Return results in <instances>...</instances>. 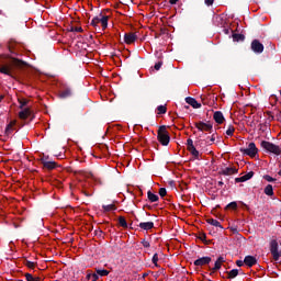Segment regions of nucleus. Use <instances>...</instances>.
Listing matches in <instances>:
<instances>
[{
    "instance_id": "1",
    "label": "nucleus",
    "mask_w": 281,
    "mask_h": 281,
    "mask_svg": "<svg viewBox=\"0 0 281 281\" xmlns=\"http://www.w3.org/2000/svg\"><path fill=\"white\" fill-rule=\"evenodd\" d=\"M25 63L21 59H13L12 64H5L0 66V74H4V76L12 77V69L14 67H22Z\"/></svg>"
},
{
    "instance_id": "2",
    "label": "nucleus",
    "mask_w": 281,
    "mask_h": 281,
    "mask_svg": "<svg viewBox=\"0 0 281 281\" xmlns=\"http://www.w3.org/2000/svg\"><path fill=\"white\" fill-rule=\"evenodd\" d=\"M157 139L161 144V146H168L170 144V134L168 133L166 125L159 126Z\"/></svg>"
},
{
    "instance_id": "3",
    "label": "nucleus",
    "mask_w": 281,
    "mask_h": 281,
    "mask_svg": "<svg viewBox=\"0 0 281 281\" xmlns=\"http://www.w3.org/2000/svg\"><path fill=\"white\" fill-rule=\"evenodd\" d=\"M261 148L266 150V153H271L272 155L280 156L281 155V147L269 142V140H262L260 143Z\"/></svg>"
},
{
    "instance_id": "4",
    "label": "nucleus",
    "mask_w": 281,
    "mask_h": 281,
    "mask_svg": "<svg viewBox=\"0 0 281 281\" xmlns=\"http://www.w3.org/2000/svg\"><path fill=\"white\" fill-rule=\"evenodd\" d=\"M195 128H198V131L206 132V133H212V131L214 130V125L207 121L206 123L203 121H199L196 123H194Z\"/></svg>"
},
{
    "instance_id": "5",
    "label": "nucleus",
    "mask_w": 281,
    "mask_h": 281,
    "mask_svg": "<svg viewBox=\"0 0 281 281\" xmlns=\"http://www.w3.org/2000/svg\"><path fill=\"white\" fill-rule=\"evenodd\" d=\"M240 153L248 157H256L258 155V147H256V143H249L248 148H240Z\"/></svg>"
},
{
    "instance_id": "6",
    "label": "nucleus",
    "mask_w": 281,
    "mask_h": 281,
    "mask_svg": "<svg viewBox=\"0 0 281 281\" xmlns=\"http://www.w3.org/2000/svg\"><path fill=\"white\" fill-rule=\"evenodd\" d=\"M270 254L273 256V260H280V251H278V240L272 239L270 241Z\"/></svg>"
},
{
    "instance_id": "7",
    "label": "nucleus",
    "mask_w": 281,
    "mask_h": 281,
    "mask_svg": "<svg viewBox=\"0 0 281 281\" xmlns=\"http://www.w3.org/2000/svg\"><path fill=\"white\" fill-rule=\"evenodd\" d=\"M250 49L255 54H262V52H265V45H262L258 40H254L250 44Z\"/></svg>"
},
{
    "instance_id": "8",
    "label": "nucleus",
    "mask_w": 281,
    "mask_h": 281,
    "mask_svg": "<svg viewBox=\"0 0 281 281\" xmlns=\"http://www.w3.org/2000/svg\"><path fill=\"white\" fill-rule=\"evenodd\" d=\"M74 95V89L69 86H64L59 91V98L66 100V98H71Z\"/></svg>"
},
{
    "instance_id": "9",
    "label": "nucleus",
    "mask_w": 281,
    "mask_h": 281,
    "mask_svg": "<svg viewBox=\"0 0 281 281\" xmlns=\"http://www.w3.org/2000/svg\"><path fill=\"white\" fill-rule=\"evenodd\" d=\"M218 175H222L224 177H229L232 175H238V169L236 167H226L224 169H221L218 171Z\"/></svg>"
},
{
    "instance_id": "10",
    "label": "nucleus",
    "mask_w": 281,
    "mask_h": 281,
    "mask_svg": "<svg viewBox=\"0 0 281 281\" xmlns=\"http://www.w3.org/2000/svg\"><path fill=\"white\" fill-rule=\"evenodd\" d=\"M212 262V257H201L196 259L193 265L195 267H205V265H210Z\"/></svg>"
},
{
    "instance_id": "11",
    "label": "nucleus",
    "mask_w": 281,
    "mask_h": 281,
    "mask_svg": "<svg viewBox=\"0 0 281 281\" xmlns=\"http://www.w3.org/2000/svg\"><path fill=\"white\" fill-rule=\"evenodd\" d=\"M41 161L45 170H54L58 166L56 161H48L45 158H42Z\"/></svg>"
},
{
    "instance_id": "12",
    "label": "nucleus",
    "mask_w": 281,
    "mask_h": 281,
    "mask_svg": "<svg viewBox=\"0 0 281 281\" xmlns=\"http://www.w3.org/2000/svg\"><path fill=\"white\" fill-rule=\"evenodd\" d=\"M138 227L140 229H144V232H150V229H153L155 227V223L154 222H140L138 224Z\"/></svg>"
},
{
    "instance_id": "13",
    "label": "nucleus",
    "mask_w": 281,
    "mask_h": 281,
    "mask_svg": "<svg viewBox=\"0 0 281 281\" xmlns=\"http://www.w3.org/2000/svg\"><path fill=\"white\" fill-rule=\"evenodd\" d=\"M124 41L127 45H131L137 41V35L135 33H125Z\"/></svg>"
},
{
    "instance_id": "14",
    "label": "nucleus",
    "mask_w": 281,
    "mask_h": 281,
    "mask_svg": "<svg viewBox=\"0 0 281 281\" xmlns=\"http://www.w3.org/2000/svg\"><path fill=\"white\" fill-rule=\"evenodd\" d=\"M184 100H186L187 104H189L193 109H201V103H199V101H196V99H194L192 97H187Z\"/></svg>"
},
{
    "instance_id": "15",
    "label": "nucleus",
    "mask_w": 281,
    "mask_h": 281,
    "mask_svg": "<svg viewBox=\"0 0 281 281\" xmlns=\"http://www.w3.org/2000/svg\"><path fill=\"white\" fill-rule=\"evenodd\" d=\"M213 119L216 124H223V122H225V115H223V112L221 111H215L213 114Z\"/></svg>"
},
{
    "instance_id": "16",
    "label": "nucleus",
    "mask_w": 281,
    "mask_h": 281,
    "mask_svg": "<svg viewBox=\"0 0 281 281\" xmlns=\"http://www.w3.org/2000/svg\"><path fill=\"white\" fill-rule=\"evenodd\" d=\"M32 115V110L30 108H24L19 112L20 120H27Z\"/></svg>"
},
{
    "instance_id": "17",
    "label": "nucleus",
    "mask_w": 281,
    "mask_h": 281,
    "mask_svg": "<svg viewBox=\"0 0 281 281\" xmlns=\"http://www.w3.org/2000/svg\"><path fill=\"white\" fill-rule=\"evenodd\" d=\"M258 262V259H256V257L254 256H246L244 259V265H246L247 267H254V265H256Z\"/></svg>"
},
{
    "instance_id": "18",
    "label": "nucleus",
    "mask_w": 281,
    "mask_h": 281,
    "mask_svg": "<svg viewBox=\"0 0 281 281\" xmlns=\"http://www.w3.org/2000/svg\"><path fill=\"white\" fill-rule=\"evenodd\" d=\"M223 262H225V258L218 257L217 260L215 261L214 267L212 268L213 273L215 271H218V269H221V267L223 266Z\"/></svg>"
},
{
    "instance_id": "19",
    "label": "nucleus",
    "mask_w": 281,
    "mask_h": 281,
    "mask_svg": "<svg viewBox=\"0 0 281 281\" xmlns=\"http://www.w3.org/2000/svg\"><path fill=\"white\" fill-rule=\"evenodd\" d=\"M232 38H233L234 43H240V42L245 41V35L240 34V33H233Z\"/></svg>"
},
{
    "instance_id": "20",
    "label": "nucleus",
    "mask_w": 281,
    "mask_h": 281,
    "mask_svg": "<svg viewBox=\"0 0 281 281\" xmlns=\"http://www.w3.org/2000/svg\"><path fill=\"white\" fill-rule=\"evenodd\" d=\"M147 199L150 201V203H157V201H159V195L153 193L151 191H148Z\"/></svg>"
},
{
    "instance_id": "21",
    "label": "nucleus",
    "mask_w": 281,
    "mask_h": 281,
    "mask_svg": "<svg viewBox=\"0 0 281 281\" xmlns=\"http://www.w3.org/2000/svg\"><path fill=\"white\" fill-rule=\"evenodd\" d=\"M206 223H209V225H213V227H220V229H223V225H221V222H218L217 220L207 218Z\"/></svg>"
},
{
    "instance_id": "22",
    "label": "nucleus",
    "mask_w": 281,
    "mask_h": 281,
    "mask_svg": "<svg viewBox=\"0 0 281 281\" xmlns=\"http://www.w3.org/2000/svg\"><path fill=\"white\" fill-rule=\"evenodd\" d=\"M16 125V121H11L5 127V135H10Z\"/></svg>"
},
{
    "instance_id": "23",
    "label": "nucleus",
    "mask_w": 281,
    "mask_h": 281,
    "mask_svg": "<svg viewBox=\"0 0 281 281\" xmlns=\"http://www.w3.org/2000/svg\"><path fill=\"white\" fill-rule=\"evenodd\" d=\"M263 192L267 196H273V186L267 184V187L263 189Z\"/></svg>"
},
{
    "instance_id": "24",
    "label": "nucleus",
    "mask_w": 281,
    "mask_h": 281,
    "mask_svg": "<svg viewBox=\"0 0 281 281\" xmlns=\"http://www.w3.org/2000/svg\"><path fill=\"white\" fill-rule=\"evenodd\" d=\"M100 23L103 30H106V27H109V16L103 15L102 18H100Z\"/></svg>"
},
{
    "instance_id": "25",
    "label": "nucleus",
    "mask_w": 281,
    "mask_h": 281,
    "mask_svg": "<svg viewBox=\"0 0 281 281\" xmlns=\"http://www.w3.org/2000/svg\"><path fill=\"white\" fill-rule=\"evenodd\" d=\"M157 111L158 115H166V113H168V108L166 105H158Z\"/></svg>"
},
{
    "instance_id": "26",
    "label": "nucleus",
    "mask_w": 281,
    "mask_h": 281,
    "mask_svg": "<svg viewBox=\"0 0 281 281\" xmlns=\"http://www.w3.org/2000/svg\"><path fill=\"white\" fill-rule=\"evenodd\" d=\"M238 276V269H233L227 272V279L228 280H234Z\"/></svg>"
},
{
    "instance_id": "27",
    "label": "nucleus",
    "mask_w": 281,
    "mask_h": 281,
    "mask_svg": "<svg viewBox=\"0 0 281 281\" xmlns=\"http://www.w3.org/2000/svg\"><path fill=\"white\" fill-rule=\"evenodd\" d=\"M103 212H113L115 210H117V206H115V204H108V205H103Z\"/></svg>"
},
{
    "instance_id": "28",
    "label": "nucleus",
    "mask_w": 281,
    "mask_h": 281,
    "mask_svg": "<svg viewBox=\"0 0 281 281\" xmlns=\"http://www.w3.org/2000/svg\"><path fill=\"white\" fill-rule=\"evenodd\" d=\"M119 225H121V227L124 229L128 228V223H126V218H124V216L119 217Z\"/></svg>"
},
{
    "instance_id": "29",
    "label": "nucleus",
    "mask_w": 281,
    "mask_h": 281,
    "mask_svg": "<svg viewBox=\"0 0 281 281\" xmlns=\"http://www.w3.org/2000/svg\"><path fill=\"white\" fill-rule=\"evenodd\" d=\"M199 240H202V243H204V245H210V243H212L211 240H206L207 236L205 235V233H200L198 236Z\"/></svg>"
},
{
    "instance_id": "30",
    "label": "nucleus",
    "mask_w": 281,
    "mask_h": 281,
    "mask_svg": "<svg viewBox=\"0 0 281 281\" xmlns=\"http://www.w3.org/2000/svg\"><path fill=\"white\" fill-rule=\"evenodd\" d=\"M97 276H101L102 278L109 276V270L105 269H95Z\"/></svg>"
},
{
    "instance_id": "31",
    "label": "nucleus",
    "mask_w": 281,
    "mask_h": 281,
    "mask_svg": "<svg viewBox=\"0 0 281 281\" xmlns=\"http://www.w3.org/2000/svg\"><path fill=\"white\" fill-rule=\"evenodd\" d=\"M26 281H41V277H34L32 273H25Z\"/></svg>"
},
{
    "instance_id": "32",
    "label": "nucleus",
    "mask_w": 281,
    "mask_h": 281,
    "mask_svg": "<svg viewBox=\"0 0 281 281\" xmlns=\"http://www.w3.org/2000/svg\"><path fill=\"white\" fill-rule=\"evenodd\" d=\"M29 102L30 101H27L26 99H19V104H20L19 109L23 110L24 106H27Z\"/></svg>"
},
{
    "instance_id": "33",
    "label": "nucleus",
    "mask_w": 281,
    "mask_h": 281,
    "mask_svg": "<svg viewBox=\"0 0 281 281\" xmlns=\"http://www.w3.org/2000/svg\"><path fill=\"white\" fill-rule=\"evenodd\" d=\"M234 131H236L234 125H228V127L226 130V135H228V137H232L234 135Z\"/></svg>"
},
{
    "instance_id": "34",
    "label": "nucleus",
    "mask_w": 281,
    "mask_h": 281,
    "mask_svg": "<svg viewBox=\"0 0 281 281\" xmlns=\"http://www.w3.org/2000/svg\"><path fill=\"white\" fill-rule=\"evenodd\" d=\"M188 150H189V153H191V155L194 156L195 159H199V150H196V147L193 146V147L189 148Z\"/></svg>"
},
{
    "instance_id": "35",
    "label": "nucleus",
    "mask_w": 281,
    "mask_h": 281,
    "mask_svg": "<svg viewBox=\"0 0 281 281\" xmlns=\"http://www.w3.org/2000/svg\"><path fill=\"white\" fill-rule=\"evenodd\" d=\"M25 267H27L29 269H35L36 268V262L34 261H30V260H25L24 261Z\"/></svg>"
},
{
    "instance_id": "36",
    "label": "nucleus",
    "mask_w": 281,
    "mask_h": 281,
    "mask_svg": "<svg viewBox=\"0 0 281 281\" xmlns=\"http://www.w3.org/2000/svg\"><path fill=\"white\" fill-rule=\"evenodd\" d=\"M68 32H80V33H82V32H85V30H82V27H80V26H70L69 29H68Z\"/></svg>"
},
{
    "instance_id": "37",
    "label": "nucleus",
    "mask_w": 281,
    "mask_h": 281,
    "mask_svg": "<svg viewBox=\"0 0 281 281\" xmlns=\"http://www.w3.org/2000/svg\"><path fill=\"white\" fill-rule=\"evenodd\" d=\"M151 262H153V265H155V267H159V263H157V262H159V255L158 254H155L153 256Z\"/></svg>"
},
{
    "instance_id": "38",
    "label": "nucleus",
    "mask_w": 281,
    "mask_h": 281,
    "mask_svg": "<svg viewBox=\"0 0 281 281\" xmlns=\"http://www.w3.org/2000/svg\"><path fill=\"white\" fill-rule=\"evenodd\" d=\"M238 204L236 202H231L226 205V210H236Z\"/></svg>"
},
{
    "instance_id": "39",
    "label": "nucleus",
    "mask_w": 281,
    "mask_h": 281,
    "mask_svg": "<svg viewBox=\"0 0 281 281\" xmlns=\"http://www.w3.org/2000/svg\"><path fill=\"white\" fill-rule=\"evenodd\" d=\"M98 23H100V18L95 16L92 19L90 25H92V27H98Z\"/></svg>"
},
{
    "instance_id": "40",
    "label": "nucleus",
    "mask_w": 281,
    "mask_h": 281,
    "mask_svg": "<svg viewBox=\"0 0 281 281\" xmlns=\"http://www.w3.org/2000/svg\"><path fill=\"white\" fill-rule=\"evenodd\" d=\"M263 179H265L266 181H268L269 183H273V182L277 181L276 178H273V177H271V176H269V175L263 176Z\"/></svg>"
},
{
    "instance_id": "41",
    "label": "nucleus",
    "mask_w": 281,
    "mask_h": 281,
    "mask_svg": "<svg viewBox=\"0 0 281 281\" xmlns=\"http://www.w3.org/2000/svg\"><path fill=\"white\" fill-rule=\"evenodd\" d=\"M194 147V140L192 138H188L187 140V149L189 150L190 148Z\"/></svg>"
},
{
    "instance_id": "42",
    "label": "nucleus",
    "mask_w": 281,
    "mask_h": 281,
    "mask_svg": "<svg viewBox=\"0 0 281 281\" xmlns=\"http://www.w3.org/2000/svg\"><path fill=\"white\" fill-rule=\"evenodd\" d=\"M255 172L254 171H249L248 173L244 175V179L246 181H249V179L254 178Z\"/></svg>"
},
{
    "instance_id": "43",
    "label": "nucleus",
    "mask_w": 281,
    "mask_h": 281,
    "mask_svg": "<svg viewBox=\"0 0 281 281\" xmlns=\"http://www.w3.org/2000/svg\"><path fill=\"white\" fill-rule=\"evenodd\" d=\"M167 194H168V191L166 190V188H160V189H159V195H160L161 198L166 196Z\"/></svg>"
},
{
    "instance_id": "44",
    "label": "nucleus",
    "mask_w": 281,
    "mask_h": 281,
    "mask_svg": "<svg viewBox=\"0 0 281 281\" xmlns=\"http://www.w3.org/2000/svg\"><path fill=\"white\" fill-rule=\"evenodd\" d=\"M245 181H247V180L245 179L244 176H241L239 178H235V183H245Z\"/></svg>"
},
{
    "instance_id": "45",
    "label": "nucleus",
    "mask_w": 281,
    "mask_h": 281,
    "mask_svg": "<svg viewBox=\"0 0 281 281\" xmlns=\"http://www.w3.org/2000/svg\"><path fill=\"white\" fill-rule=\"evenodd\" d=\"M94 236H98V238H102V236H104V232H102L101 229H97L94 231Z\"/></svg>"
},
{
    "instance_id": "46",
    "label": "nucleus",
    "mask_w": 281,
    "mask_h": 281,
    "mask_svg": "<svg viewBox=\"0 0 281 281\" xmlns=\"http://www.w3.org/2000/svg\"><path fill=\"white\" fill-rule=\"evenodd\" d=\"M161 65H164V61H158L155 64L154 68L156 69V71H159L161 69Z\"/></svg>"
},
{
    "instance_id": "47",
    "label": "nucleus",
    "mask_w": 281,
    "mask_h": 281,
    "mask_svg": "<svg viewBox=\"0 0 281 281\" xmlns=\"http://www.w3.org/2000/svg\"><path fill=\"white\" fill-rule=\"evenodd\" d=\"M142 245H143V247L148 248V247H150V241L143 239Z\"/></svg>"
},
{
    "instance_id": "48",
    "label": "nucleus",
    "mask_w": 281,
    "mask_h": 281,
    "mask_svg": "<svg viewBox=\"0 0 281 281\" xmlns=\"http://www.w3.org/2000/svg\"><path fill=\"white\" fill-rule=\"evenodd\" d=\"M81 194H83L85 196H93V193H89L87 190H82Z\"/></svg>"
},
{
    "instance_id": "49",
    "label": "nucleus",
    "mask_w": 281,
    "mask_h": 281,
    "mask_svg": "<svg viewBox=\"0 0 281 281\" xmlns=\"http://www.w3.org/2000/svg\"><path fill=\"white\" fill-rule=\"evenodd\" d=\"M98 280H100V277L98 276V273H92L91 281H98Z\"/></svg>"
},
{
    "instance_id": "50",
    "label": "nucleus",
    "mask_w": 281,
    "mask_h": 281,
    "mask_svg": "<svg viewBox=\"0 0 281 281\" xmlns=\"http://www.w3.org/2000/svg\"><path fill=\"white\" fill-rule=\"evenodd\" d=\"M223 32H224V34L229 35L234 31H232V29H223Z\"/></svg>"
},
{
    "instance_id": "51",
    "label": "nucleus",
    "mask_w": 281,
    "mask_h": 281,
    "mask_svg": "<svg viewBox=\"0 0 281 281\" xmlns=\"http://www.w3.org/2000/svg\"><path fill=\"white\" fill-rule=\"evenodd\" d=\"M92 278H93V273H88V274L86 276V280H87V281H91Z\"/></svg>"
},
{
    "instance_id": "52",
    "label": "nucleus",
    "mask_w": 281,
    "mask_h": 281,
    "mask_svg": "<svg viewBox=\"0 0 281 281\" xmlns=\"http://www.w3.org/2000/svg\"><path fill=\"white\" fill-rule=\"evenodd\" d=\"M214 4V0H205V5H213Z\"/></svg>"
},
{
    "instance_id": "53",
    "label": "nucleus",
    "mask_w": 281,
    "mask_h": 281,
    "mask_svg": "<svg viewBox=\"0 0 281 281\" xmlns=\"http://www.w3.org/2000/svg\"><path fill=\"white\" fill-rule=\"evenodd\" d=\"M236 265H237V267H243V265H245V261H243V260H237V261H236Z\"/></svg>"
},
{
    "instance_id": "54",
    "label": "nucleus",
    "mask_w": 281,
    "mask_h": 281,
    "mask_svg": "<svg viewBox=\"0 0 281 281\" xmlns=\"http://www.w3.org/2000/svg\"><path fill=\"white\" fill-rule=\"evenodd\" d=\"M179 0H169V3L171 4V5H177V2H178Z\"/></svg>"
},
{
    "instance_id": "55",
    "label": "nucleus",
    "mask_w": 281,
    "mask_h": 281,
    "mask_svg": "<svg viewBox=\"0 0 281 281\" xmlns=\"http://www.w3.org/2000/svg\"><path fill=\"white\" fill-rule=\"evenodd\" d=\"M211 142H216V134H212Z\"/></svg>"
},
{
    "instance_id": "56",
    "label": "nucleus",
    "mask_w": 281,
    "mask_h": 281,
    "mask_svg": "<svg viewBox=\"0 0 281 281\" xmlns=\"http://www.w3.org/2000/svg\"><path fill=\"white\" fill-rule=\"evenodd\" d=\"M217 186H218L220 188H223V186H225V183L223 182V180H221V181L217 182Z\"/></svg>"
},
{
    "instance_id": "57",
    "label": "nucleus",
    "mask_w": 281,
    "mask_h": 281,
    "mask_svg": "<svg viewBox=\"0 0 281 281\" xmlns=\"http://www.w3.org/2000/svg\"><path fill=\"white\" fill-rule=\"evenodd\" d=\"M271 98H272V100H274V102H278V95L272 94Z\"/></svg>"
},
{
    "instance_id": "58",
    "label": "nucleus",
    "mask_w": 281,
    "mask_h": 281,
    "mask_svg": "<svg viewBox=\"0 0 281 281\" xmlns=\"http://www.w3.org/2000/svg\"><path fill=\"white\" fill-rule=\"evenodd\" d=\"M5 98V95L1 94L0 95V102H3V99Z\"/></svg>"
},
{
    "instance_id": "59",
    "label": "nucleus",
    "mask_w": 281,
    "mask_h": 281,
    "mask_svg": "<svg viewBox=\"0 0 281 281\" xmlns=\"http://www.w3.org/2000/svg\"><path fill=\"white\" fill-rule=\"evenodd\" d=\"M268 115H270V120H274V116L271 115V112H268Z\"/></svg>"
},
{
    "instance_id": "60",
    "label": "nucleus",
    "mask_w": 281,
    "mask_h": 281,
    "mask_svg": "<svg viewBox=\"0 0 281 281\" xmlns=\"http://www.w3.org/2000/svg\"><path fill=\"white\" fill-rule=\"evenodd\" d=\"M135 221H137V223H139V218H136Z\"/></svg>"
},
{
    "instance_id": "61",
    "label": "nucleus",
    "mask_w": 281,
    "mask_h": 281,
    "mask_svg": "<svg viewBox=\"0 0 281 281\" xmlns=\"http://www.w3.org/2000/svg\"><path fill=\"white\" fill-rule=\"evenodd\" d=\"M148 274H144L143 278H146Z\"/></svg>"
}]
</instances>
